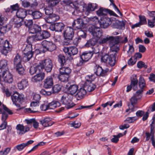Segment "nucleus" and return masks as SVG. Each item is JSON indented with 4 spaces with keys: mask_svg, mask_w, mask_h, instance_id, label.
Listing matches in <instances>:
<instances>
[{
    "mask_svg": "<svg viewBox=\"0 0 155 155\" xmlns=\"http://www.w3.org/2000/svg\"><path fill=\"white\" fill-rule=\"evenodd\" d=\"M48 1V5L52 8L57 5L61 0H47Z\"/></svg>",
    "mask_w": 155,
    "mask_h": 155,
    "instance_id": "46",
    "label": "nucleus"
},
{
    "mask_svg": "<svg viewBox=\"0 0 155 155\" xmlns=\"http://www.w3.org/2000/svg\"><path fill=\"white\" fill-rule=\"evenodd\" d=\"M95 73L98 76L104 77L107 75V73L109 71L108 68L104 70L99 65H96L94 69Z\"/></svg>",
    "mask_w": 155,
    "mask_h": 155,
    "instance_id": "11",
    "label": "nucleus"
},
{
    "mask_svg": "<svg viewBox=\"0 0 155 155\" xmlns=\"http://www.w3.org/2000/svg\"><path fill=\"white\" fill-rule=\"evenodd\" d=\"M29 43L28 45L26 46L24 51L25 54L24 58L27 61H29L33 57L32 45L31 43Z\"/></svg>",
    "mask_w": 155,
    "mask_h": 155,
    "instance_id": "9",
    "label": "nucleus"
},
{
    "mask_svg": "<svg viewBox=\"0 0 155 155\" xmlns=\"http://www.w3.org/2000/svg\"><path fill=\"white\" fill-rule=\"evenodd\" d=\"M109 41V45L111 49L113 51L117 52L119 50V47L118 44L120 42V36H110L107 35L103 38L100 39L99 43L103 44Z\"/></svg>",
    "mask_w": 155,
    "mask_h": 155,
    "instance_id": "1",
    "label": "nucleus"
},
{
    "mask_svg": "<svg viewBox=\"0 0 155 155\" xmlns=\"http://www.w3.org/2000/svg\"><path fill=\"white\" fill-rule=\"evenodd\" d=\"M58 75V78L59 80L61 82H66L68 81L69 76L63 74H60Z\"/></svg>",
    "mask_w": 155,
    "mask_h": 155,
    "instance_id": "35",
    "label": "nucleus"
},
{
    "mask_svg": "<svg viewBox=\"0 0 155 155\" xmlns=\"http://www.w3.org/2000/svg\"><path fill=\"white\" fill-rule=\"evenodd\" d=\"M41 32L43 39L47 38L50 36V32L44 30Z\"/></svg>",
    "mask_w": 155,
    "mask_h": 155,
    "instance_id": "51",
    "label": "nucleus"
},
{
    "mask_svg": "<svg viewBox=\"0 0 155 155\" xmlns=\"http://www.w3.org/2000/svg\"><path fill=\"white\" fill-rule=\"evenodd\" d=\"M60 17L55 14L50 15L48 17L45 18V21L48 23H51L58 20Z\"/></svg>",
    "mask_w": 155,
    "mask_h": 155,
    "instance_id": "23",
    "label": "nucleus"
},
{
    "mask_svg": "<svg viewBox=\"0 0 155 155\" xmlns=\"http://www.w3.org/2000/svg\"><path fill=\"white\" fill-rule=\"evenodd\" d=\"M49 109H53L60 106V103L58 101H53L48 104Z\"/></svg>",
    "mask_w": 155,
    "mask_h": 155,
    "instance_id": "37",
    "label": "nucleus"
},
{
    "mask_svg": "<svg viewBox=\"0 0 155 155\" xmlns=\"http://www.w3.org/2000/svg\"><path fill=\"white\" fill-rule=\"evenodd\" d=\"M53 79L51 76L47 77L44 81L43 85L45 88L51 87L53 85Z\"/></svg>",
    "mask_w": 155,
    "mask_h": 155,
    "instance_id": "22",
    "label": "nucleus"
},
{
    "mask_svg": "<svg viewBox=\"0 0 155 155\" xmlns=\"http://www.w3.org/2000/svg\"><path fill=\"white\" fill-rule=\"evenodd\" d=\"M28 12L29 14L31 15L34 19L39 18L42 16L41 13L39 11L32 12V11H28Z\"/></svg>",
    "mask_w": 155,
    "mask_h": 155,
    "instance_id": "29",
    "label": "nucleus"
},
{
    "mask_svg": "<svg viewBox=\"0 0 155 155\" xmlns=\"http://www.w3.org/2000/svg\"><path fill=\"white\" fill-rule=\"evenodd\" d=\"M7 28L5 26H3L0 28V36L4 35L6 31Z\"/></svg>",
    "mask_w": 155,
    "mask_h": 155,
    "instance_id": "60",
    "label": "nucleus"
},
{
    "mask_svg": "<svg viewBox=\"0 0 155 155\" xmlns=\"http://www.w3.org/2000/svg\"><path fill=\"white\" fill-rule=\"evenodd\" d=\"M27 13L25 9L20 8L16 12V15L18 18H21L22 20L26 16Z\"/></svg>",
    "mask_w": 155,
    "mask_h": 155,
    "instance_id": "26",
    "label": "nucleus"
},
{
    "mask_svg": "<svg viewBox=\"0 0 155 155\" xmlns=\"http://www.w3.org/2000/svg\"><path fill=\"white\" fill-rule=\"evenodd\" d=\"M99 22L101 27L104 28H107L111 23L110 19L106 17L101 18Z\"/></svg>",
    "mask_w": 155,
    "mask_h": 155,
    "instance_id": "19",
    "label": "nucleus"
},
{
    "mask_svg": "<svg viewBox=\"0 0 155 155\" xmlns=\"http://www.w3.org/2000/svg\"><path fill=\"white\" fill-rule=\"evenodd\" d=\"M116 52L112 51V52H110L109 54H105L103 55L101 58V61L108 63L111 66H114L116 63Z\"/></svg>",
    "mask_w": 155,
    "mask_h": 155,
    "instance_id": "2",
    "label": "nucleus"
},
{
    "mask_svg": "<svg viewBox=\"0 0 155 155\" xmlns=\"http://www.w3.org/2000/svg\"><path fill=\"white\" fill-rule=\"evenodd\" d=\"M40 108L42 110L45 111L49 109L48 104H42L40 107Z\"/></svg>",
    "mask_w": 155,
    "mask_h": 155,
    "instance_id": "63",
    "label": "nucleus"
},
{
    "mask_svg": "<svg viewBox=\"0 0 155 155\" xmlns=\"http://www.w3.org/2000/svg\"><path fill=\"white\" fill-rule=\"evenodd\" d=\"M40 68L39 64L36 67L31 66L29 70V72L31 75H32L35 73H39L40 72Z\"/></svg>",
    "mask_w": 155,
    "mask_h": 155,
    "instance_id": "34",
    "label": "nucleus"
},
{
    "mask_svg": "<svg viewBox=\"0 0 155 155\" xmlns=\"http://www.w3.org/2000/svg\"><path fill=\"white\" fill-rule=\"evenodd\" d=\"M138 83V80L137 78L136 75H133L130 84L133 86V89L134 90H137V85Z\"/></svg>",
    "mask_w": 155,
    "mask_h": 155,
    "instance_id": "33",
    "label": "nucleus"
},
{
    "mask_svg": "<svg viewBox=\"0 0 155 155\" xmlns=\"http://www.w3.org/2000/svg\"><path fill=\"white\" fill-rule=\"evenodd\" d=\"M147 111L149 112H151L155 111V102H154L152 105H151L150 106Z\"/></svg>",
    "mask_w": 155,
    "mask_h": 155,
    "instance_id": "62",
    "label": "nucleus"
},
{
    "mask_svg": "<svg viewBox=\"0 0 155 155\" xmlns=\"http://www.w3.org/2000/svg\"><path fill=\"white\" fill-rule=\"evenodd\" d=\"M16 128L18 133L20 135L24 134L30 130L29 127L28 126H24L23 125L21 124L17 125Z\"/></svg>",
    "mask_w": 155,
    "mask_h": 155,
    "instance_id": "18",
    "label": "nucleus"
},
{
    "mask_svg": "<svg viewBox=\"0 0 155 155\" xmlns=\"http://www.w3.org/2000/svg\"><path fill=\"white\" fill-rule=\"evenodd\" d=\"M72 97L70 95L66 94L64 95L61 97V101L65 105L67 109H69L73 107L75 104L72 101Z\"/></svg>",
    "mask_w": 155,
    "mask_h": 155,
    "instance_id": "4",
    "label": "nucleus"
},
{
    "mask_svg": "<svg viewBox=\"0 0 155 155\" xmlns=\"http://www.w3.org/2000/svg\"><path fill=\"white\" fill-rule=\"evenodd\" d=\"M60 73L67 74L69 76L71 71V70L68 67H62L59 69Z\"/></svg>",
    "mask_w": 155,
    "mask_h": 155,
    "instance_id": "39",
    "label": "nucleus"
},
{
    "mask_svg": "<svg viewBox=\"0 0 155 155\" xmlns=\"http://www.w3.org/2000/svg\"><path fill=\"white\" fill-rule=\"evenodd\" d=\"M143 91V90L139 89L133 95L138 99H140L142 97Z\"/></svg>",
    "mask_w": 155,
    "mask_h": 155,
    "instance_id": "47",
    "label": "nucleus"
},
{
    "mask_svg": "<svg viewBox=\"0 0 155 155\" xmlns=\"http://www.w3.org/2000/svg\"><path fill=\"white\" fill-rule=\"evenodd\" d=\"M8 61L5 59L0 60V69L2 72L4 71L9 70L8 66Z\"/></svg>",
    "mask_w": 155,
    "mask_h": 155,
    "instance_id": "30",
    "label": "nucleus"
},
{
    "mask_svg": "<svg viewBox=\"0 0 155 155\" xmlns=\"http://www.w3.org/2000/svg\"><path fill=\"white\" fill-rule=\"evenodd\" d=\"M84 23L83 20L81 18H78L74 20L72 23V26L74 30H81Z\"/></svg>",
    "mask_w": 155,
    "mask_h": 155,
    "instance_id": "14",
    "label": "nucleus"
},
{
    "mask_svg": "<svg viewBox=\"0 0 155 155\" xmlns=\"http://www.w3.org/2000/svg\"><path fill=\"white\" fill-rule=\"evenodd\" d=\"M149 79L150 81L155 83V74L153 73L150 74Z\"/></svg>",
    "mask_w": 155,
    "mask_h": 155,
    "instance_id": "64",
    "label": "nucleus"
},
{
    "mask_svg": "<svg viewBox=\"0 0 155 155\" xmlns=\"http://www.w3.org/2000/svg\"><path fill=\"white\" fill-rule=\"evenodd\" d=\"M45 74L44 73H38L36 75L33 77L31 81L35 82H37L41 81L44 78Z\"/></svg>",
    "mask_w": 155,
    "mask_h": 155,
    "instance_id": "24",
    "label": "nucleus"
},
{
    "mask_svg": "<svg viewBox=\"0 0 155 155\" xmlns=\"http://www.w3.org/2000/svg\"><path fill=\"white\" fill-rule=\"evenodd\" d=\"M12 49V45L10 44L8 41L6 40L4 42L3 48L1 51V52L2 54L6 56L7 53L11 51Z\"/></svg>",
    "mask_w": 155,
    "mask_h": 155,
    "instance_id": "16",
    "label": "nucleus"
},
{
    "mask_svg": "<svg viewBox=\"0 0 155 155\" xmlns=\"http://www.w3.org/2000/svg\"><path fill=\"white\" fill-rule=\"evenodd\" d=\"M137 67L139 68H141L143 67L146 69L147 67V65L145 64L144 63L141 61H140L137 63Z\"/></svg>",
    "mask_w": 155,
    "mask_h": 155,
    "instance_id": "56",
    "label": "nucleus"
},
{
    "mask_svg": "<svg viewBox=\"0 0 155 155\" xmlns=\"http://www.w3.org/2000/svg\"><path fill=\"white\" fill-rule=\"evenodd\" d=\"M140 89L144 91L146 87L145 81L144 78L141 77L140 78L138 83Z\"/></svg>",
    "mask_w": 155,
    "mask_h": 155,
    "instance_id": "36",
    "label": "nucleus"
},
{
    "mask_svg": "<svg viewBox=\"0 0 155 155\" xmlns=\"http://www.w3.org/2000/svg\"><path fill=\"white\" fill-rule=\"evenodd\" d=\"M11 8V13H12L14 11H17L19 10V6L18 3H16L15 5H13L10 6Z\"/></svg>",
    "mask_w": 155,
    "mask_h": 155,
    "instance_id": "52",
    "label": "nucleus"
},
{
    "mask_svg": "<svg viewBox=\"0 0 155 155\" xmlns=\"http://www.w3.org/2000/svg\"><path fill=\"white\" fill-rule=\"evenodd\" d=\"M63 50L65 53H68L70 56L76 54L78 52V48L75 47H64Z\"/></svg>",
    "mask_w": 155,
    "mask_h": 155,
    "instance_id": "15",
    "label": "nucleus"
},
{
    "mask_svg": "<svg viewBox=\"0 0 155 155\" xmlns=\"http://www.w3.org/2000/svg\"><path fill=\"white\" fill-rule=\"evenodd\" d=\"M78 35H79L78 38H80V39H81V38H86L87 35L86 33L81 30L78 32Z\"/></svg>",
    "mask_w": 155,
    "mask_h": 155,
    "instance_id": "53",
    "label": "nucleus"
},
{
    "mask_svg": "<svg viewBox=\"0 0 155 155\" xmlns=\"http://www.w3.org/2000/svg\"><path fill=\"white\" fill-rule=\"evenodd\" d=\"M45 12L46 15L49 16L52 15L53 12V8L48 5L45 9Z\"/></svg>",
    "mask_w": 155,
    "mask_h": 155,
    "instance_id": "49",
    "label": "nucleus"
},
{
    "mask_svg": "<svg viewBox=\"0 0 155 155\" xmlns=\"http://www.w3.org/2000/svg\"><path fill=\"white\" fill-rule=\"evenodd\" d=\"M4 81L8 83H11L13 81V75L9 72V70L3 71L2 73Z\"/></svg>",
    "mask_w": 155,
    "mask_h": 155,
    "instance_id": "10",
    "label": "nucleus"
},
{
    "mask_svg": "<svg viewBox=\"0 0 155 155\" xmlns=\"http://www.w3.org/2000/svg\"><path fill=\"white\" fill-rule=\"evenodd\" d=\"M43 39L41 32L37 33L35 35L29 36L28 38V42L33 43L35 41H41Z\"/></svg>",
    "mask_w": 155,
    "mask_h": 155,
    "instance_id": "17",
    "label": "nucleus"
},
{
    "mask_svg": "<svg viewBox=\"0 0 155 155\" xmlns=\"http://www.w3.org/2000/svg\"><path fill=\"white\" fill-rule=\"evenodd\" d=\"M28 85V82L26 79H22L18 84V88L20 90L23 89Z\"/></svg>",
    "mask_w": 155,
    "mask_h": 155,
    "instance_id": "31",
    "label": "nucleus"
},
{
    "mask_svg": "<svg viewBox=\"0 0 155 155\" xmlns=\"http://www.w3.org/2000/svg\"><path fill=\"white\" fill-rule=\"evenodd\" d=\"M93 53L91 51H85L83 52L81 55V59L77 64V65L80 66L83 65L87 61L92 57Z\"/></svg>",
    "mask_w": 155,
    "mask_h": 155,
    "instance_id": "6",
    "label": "nucleus"
},
{
    "mask_svg": "<svg viewBox=\"0 0 155 155\" xmlns=\"http://www.w3.org/2000/svg\"><path fill=\"white\" fill-rule=\"evenodd\" d=\"M41 69H44L47 72L51 71L53 67V64L51 60L49 58L45 59L39 63Z\"/></svg>",
    "mask_w": 155,
    "mask_h": 155,
    "instance_id": "5",
    "label": "nucleus"
},
{
    "mask_svg": "<svg viewBox=\"0 0 155 155\" xmlns=\"http://www.w3.org/2000/svg\"><path fill=\"white\" fill-rule=\"evenodd\" d=\"M148 14L151 18H153V21L150 19H148V25L150 28H153L155 26V11H148Z\"/></svg>",
    "mask_w": 155,
    "mask_h": 155,
    "instance_id": "20",
    "label": "nucleus"
},
{
    "mask_svg": "<svg viewBox=\"0 0 155 155\" xmlns=\"http://www.w3.org/2000/svg\"><path fill=\"white\" fill-rule=\"evenodd\" d=\"M12 100L14 103L17 107H20V104H21L24 100V95L15 92L11 96Z\"/></svg>",
    "mask_w": 155,
    "mask_h": 155,
    "instance_id": "7",
    "label": "nucleus"
},
{
    "mask_svg": "<svg viewBox=\"0 0 155 155\" xmlns=\"http://www.w3.org/2000/svg\"><path fill=\"white\" fill-rule=\"evenodd\" d=\"M138 99L134 97V95L130 99V101L131 104V106H129V108L132 111L134 110L135 107L134 105V104L137 103V100Z\"/></svg>",
    "mask_w": 155,
    "mask_h": 155,
    "instance_id": "32",
    "label": "nucleus"
},
{
    "mask_svg": "<svg viewBox=\"0 0 155 155\" xmlns=\"http://www.w3.org/2000/svg\"><path fill=\"white\" fill-rule=\"evenodd\" d=\"M139 22L141 25H146L147 21L146 17L144 16L140 15L139 16Z\"/></svg>",
    "mask_w": 155,
    "mask_h": 155,
    "instance_id": "48",
    "label": "nucleus"
},
{
    "mask_svg": "<svg viewBox=\"0 0 155 155\" xmlns=\"http://www.w3.org/2000/svg\"><path fill=\"white\" fill-rule=\"evenodd\" d=\"M41 44L43 52L47 51H52L56 48V45L52 41L44 40L41 42Z\"/></svg>",
    "mask_w": 155,
    "mask_h": 155,
    "instance_id": "3",
    "label": "nucleus"
},
{
    "mask_svg": "<svg viewBox=\"0 0 155 155\" xmlns=\"http://www.w3.org/2000/svg\"><path fill=\"white\" fill-rule=\"evenodd\" d=\"M86 94V91L84 87H82L79 89L77 93L76 94V97L79 99L83 98Z\"/></svg>",
    "mask_w": 155,
    "mask_h": 155,
    "instance_id": "28",
    "label": "nucleus"
},
{
    "mask_svg": "<svg viewBox=\"0 0 155 155\" xmlns=\"http://www.w3.org/2000/svg\"><path fill=\"white\" fill-rule=\"evenodd\" d=\"M74 29L71 27H67L64 31V37L68 40H71L74 37Z\"/></svg>",
    "mask_w": 155,
    "mask_h": 155,
    "instance_id": "13",
    "label": "nucleus"
},
{
    "mask_svg": "<svg viewBox=\"0 0 155 155\" xmlns=\"http://www.w3.org/2000/svg\"><path fill=\"white\" fill-rule=\"evenodd\" d=\"M41 124L44 127H46L52 125L54 123L52 121L51 118L46 117L40 121Z\"/></svg>",
    "mask_w": 155,
    "mask_h": 155,
    "instance_id": "25",
    "label": "nucleus"
},
{
    "mask_svg": "<svg viewBox=\"0 0 155 155\" xmlns=\"http://www.w3.org/2000/svg\"><path fill=\"white\" fill-rule=\"evenodd\" d=\"M92 48V51H91V52L93 53V54H97L99 53L100 50L98 47L97 46L93 47Z\"/></svg>",
    "mask_w": 155,
    "mask_h": 155,
    "instance_id": "61",
    "label": "nucleus"
},
{
    "mask_svg": "<svg viewBox=\"0 0 155 155\" xmlns=\"http://www.w3.org/2000/svg\"><path fill=\"white\" fill-rule=\"evenodd\" d=\"M84 87L87 91L91 92L93 91L96 88V86L92 83L90 80H87Z\"/></svg>",
    "mask_w": 155,
    "mask_h": 155,
    "instance_id": "21",
    "label": "nucleus"
},
{
    "mask_svg": "<svg viewBox=\"0 0 155 155\" xmlns=\"http://www.w3.org/2000/svg\"><path fill=\"white\" fill-rule=\"evenodd\" d=\"M56 26V31L61 32L64 29L65 25L62 22L55 23Z\"/></svg>",
    "mask_w": 155,
    "mask_h": 155,
    "instance_id": "38",
    "label": "nucleus"
},
{
    "mask_svg": "<svg viewBox=\"0 0 155 155\" xmlns=\"http://www.w3.org/2000/svg\"><path fill=\"white\" fill-rule=\"evenodd\" d=\"M97 5L96 4H89L86 7L87 11L88 12L93 11L97 8Z\"/></svg>",
    "mask_w": 155,
    "mask_h": 155,
    "instance_id": "43",
    "label": "nucleus"
},
{
    "mask_svg": "<svg viewBox=\"0 0 155 155\" xmlns=\"http://www.w3.org/2000/svg\"><path fill=\"white\" fill-rule=\"evenodd\" d=\"M61 87V85L58 84L55 85L52 88L53 92L54 93H58L60 91Z\"/></svg>",
    "mask_w": 155,
    "mask_h": 155,
    "instance_id": "50",
    "label": "nucleus"
},
{
    "mask_svg": "<svg viewBox=\"0 0 155 155\" xmlns=\"http://www.w3.org/2000/svg\"><path fill=\"white\" fill-rule=\"evenodd\" d=\"M24 23L25 25L29 28L30 26L33 25V22L32 20H26Z\"/></svg>",
    "mask_w": 155,
    "mask_h": 155,
    "instance_id": "59",
    "label": "nucleus"
},
{
    "mask_svg": "<svg viewBox=\"0 0 155 155\" xmlns=\"http://www.w3.org/2000/svg\"><path fill=\"white\" fill-rule=\"evenodd\" d=\"M129 48L128 51H127V53L128 55L129 56H130V55L131 54L134 52V48L133 47V45H130V44H129Z\"/></svg>",
    "mask_w": 155,
    "mask_h": 155,
    "instance_id": "58",
    "label": "nucleus"
},
{
    "mask_svg": "<svg viewBox=\"0 0 155 155\" xmlns=\"http://www.w3.org/2000/svg\"><path fill=\"white\" fill-rule=\"evenodd\" d=\"M24 143L18 145L14 147V149H16L19 151H21L26 147Z\"/></svg>",
    "mask_w": 155,
    "mask_h": 155,
    "instance_id": "54",
    "label": "nucleus"
},
{
    "mask_svg": "<svg viewBox=\"0 0 155 155\" xmlns=\"http://www.w3.org/2000/svg\"><path fill=\"white\" fill-rule=\"evenodd\" d=\"M21 56L17 54L14 60V64L15 65L21 63Z\"/></svg>",
    "mask_w": 155,
    "mask_h": 155,
    "instance_id": "45",
    "label": "nucleus"
},
{
    "mask_svg": "<svg viewBox=\"0 0 155 155\" xmlns=\"http://www.w3.org/2000/svg\"><path fill=\"white\" fill-rule=\"evenodd\" d=\"M97 41V40L95 38H92L87 41L85 46L87 47L94 46L96 43Z\"/></svg>",
    "mask_w": 155,
    "mask_h": 155,
    "instance_id": "40",
    "label": "nucleus"
},
{
    "mask_svg": "<svg viewBox=\"0 0 155 155\" xmlns=\"http://www.w3.org/2000/svg\"><path fill=\"white\" fill-rule=\"evenodd\" d=\"M88 31L95 38H100L102 35V30L99 27L92 25L88 28Z\"/></svg>",
    "mask_w": 155,
    "mask_h": 155,
    "instance_id": "8",
    "label": "nucleus"
},
{
    "mask_svg": "<svg viewBox=\"0 0 155 155\" xmlns=\"http://www.w3.org/2000/svg\"><path fill=\"white\" fill-rule=\"evenodd\" d=\"M5 112H7L3 108H0V114H2V119L3 121H6L5 120L8 117V115Z\"/></svg>",
    "mask_w": 155,
    "mask_h": 155,
    "instance_id": "44",
    "label": "nucleus"
},
{
    "mask_svg": "<svg viewBox=\"0 0 155 155\" xmlns=\"http://www.w3.org/2000/svg\"><path fill=\"white\" fill-rule=\"evenodd\" d=\"M41 30V27L36 24H35L34 25L29 28V31L31 34L38 33Z\"/></svg>",
    "mask_w": 155,
    "mask_h": 155,
    "instance_id": "27",
    "label": "nucleus"
},
{
    "mask_svg": "<svg viewBox=\"0 0 155 155\" xmlns=\"http://www.w3.org/2000/svg\"><path fill=\"white\" fill-rule=\"evenodd\" d=\"M110 1L111 3V4H110V5H113V7L114 8L115 11H117V12L119 13V14H121L119 9L117 8V7L115 5V4L114 3V0H110Z\"/></svg>",
    "mask_w": 155,
    "mask_h": 155,
    "instance_id": "57",
    "label": "nucleus"
},
{
    "mask_svg": "<svg viewBox=\"0 0 155 155\" xmlns=\"http://www.w3.org/2000/svg\"><path fill=\"white\" fill-rule=\"evenodd\" d=\"M58 61L62 66H64L66 63V60L65 56L62 54H60L58 56Z\"/></svg>",
    "mask_w": 155,
    "mask_h": 155,
    "instance_id": "41",
    "label": "nucleus"
},
{
    "mask_svg": "<svg viewBox=\"0 0 155 155\" xmlns=\"http://www.w3.org/2000/svg\"><path fill=\"white\" fill-rule=\"evenodd\" d=\"M78 88V87L77 85L72 84L71 82H68L66 85V88L69 94L72 95L76 94Z\"/></svg>",
    "mask_w": 155,
    "mask_h": 155,
    "instance_id": "12",
    "label": "nucleus"
},
{
    "mask_svg": "<svg viewBox=\"0 0 155 155\" xmlns=\"http://www.w3.org/2000/svg\"><path fill=\"white\" fill-rule=\"evenodd\" d=\"M1 147L0 146V155H6L10 151V148H7L3 150H1Z\"/></svg>",
    "mask_w": 155,
    "mask_h": 155,
    "instance_id": "55",
    "label": "nucleus"
},
{
    "mask_svg": "<svg viewBox=\"0 0 155 155\" xmlns=\"http://www.w3.org/2000/svg\"><path fill=\"white\" fill-rule=\"evenodd\" d=\"M107 9L100 8L97 11V14L99 16L106 15L107 13Z\"/></svg>",
    "mask_w": 155,
    "mask_h": 155,
    "instance_id": "42",
    "label": "nucleus"
}]
</instances>
